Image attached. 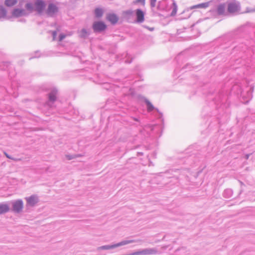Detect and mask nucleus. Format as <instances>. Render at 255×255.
Here are the masks:
<instances>
[{"label":"nucleus","mask_w":255,"mask_h":255,"mask_svg":"<svg viewBox=\"0 0 255 255\" xmlns=\"http://www.w3.org/2000/svg\"><path fill=\"white\" fill-rule=\"evenodd\" d=\"M107 25L103 21H96L93 24V28L95 32H101L105 30Z\"/></svg>","instance_id":"f257e3e1"},{"label":"nucleus","mask_w":255,"mask_h":255,"mask_svg":"<svg viewBox=\"0 0 255 255\" xmlns=\"http://www.w3.org/2000/svg\"><path fill=\"white\" fill-rule=\"evenodd\" d=\"M132 242V241H124L121 242L118 244H115L114 245L102 246L100 248V249H101V250H109V249L115 248L120 247L121 246H124V245L131 243Z\"/></svg>","instance_id":"f03ea898"},{"label":"nucleus","mask_w":255,"mask_h":255,"mask_svg":"<svg viewBox=\"0 0 255 255\" xmlns=\"http://www.w3.org/2000/svg\"><path fill=\"white\" fill-rule=\"evenodd\" d=\"M35 9L39 13H41L45 8V3L41 0H36L34 3Z\"/></svg>","instance_id":"7ed1b4c3"},{"label":"nucleus","mask_w":255,"mask_h":255,"mask_svg":"<svg viewBox=\"0 0 255 255\" xmlns=\"http://www.w3.org/2000/svg\"><path fill=\"white\" fill-rule=\"evenodd\" d=\"M58 8L56 5L50 3L48 5L46 10L47 14L49 16H52L58 12Z\"/></svg>","instance_id":"20e7f679"},{"label":"nucleus","mask_w":255,"mask_h":255,"mask_svg":"<svg viewBox=\"0 0 255 255\" xmlns=\"http://www.w3.org/2000/svg\"><path fill=\"white\" fill-rule=\"evenodd\" d=\"M25 10L21 8H14L11 12V16L13 17H19L25 15Z\"/></svg>","instance_id":"39448f33"},{"label":"nucleus","mask_w":255,"mask_h":255,"mask_svg":"<svg viewBox=\"0 0 255 255\" xmlns=\"http://www.w3.org/2000/svg\"><path fill=\"white\" fill-rule=\"evenodd\" d=\"M23 208V202L21 200H17L13 203V210L16 212H19Z\"/></svg>","instance_id":"423d86ee"},{"label":"nucleus","mask_w":255,"mask_h":255,"mask_svg":"<svg viewBox=\"0 0 255 255\" xmlns=\"http://www.w3.org/2000/svg\"><path fill=\"white\" fill-rule=\"evenodd\" d=\"M135 14L136 21L139 23L142 22L144 20V13L143 11L140 9H137L136 10Z\"/></svg>","instance_id":"0eeeda50"},{"label":"nucleus","mask_w":255,"mask_h":255,"mask_svg":"<svg viewBox=\"0 0 255 255\" xmlns=\"http://www.w3.org/2000/svg\"><path fill=\"white\" fill-rule=\"evenodd\" d=\"M238 5L235 2H231L229 3L228 6V11L230 13H234L238 10Z\"/></svg>","instance_id":"6e6552de"},{"label":"nucleus","mask_w":255,"mask_h":255,"mask_svg":"<svg viewBox=\"0 0 255 255\" xmlns=\"http://www.w3.org/2000/svg\"><path fill=\"white\" fill-rule=\"evenodd\" d=\"M107 19L112 24L116 23L118 21V16L114 13H110L107 15Z\"/></svg>","instance_id":"1a4fd4ad"},{"label":"nucleus","mask_w":255,"mask_h":255,"mask_svg":"<svg viewBox=\"0 0 255 255\" xmlns=\"http://www.w3.org/2000/svg\"><path fill=\"white\" fill-rule=\"evenodd\" d=\"M27 204L30 206L34 205L37 202L38 200L36 196H31L28 198H26Z\"/></svg>","instance_id":"9d476101"},{"label":"nucleus","mask_w":255,"mask_h":255,"mask_svg":"<svg viewBox=\"0 0 255 255\" xmlns=\"http://www.w3.org/2000/svg\"><path fill=\"white\" fill-rule=\"evenodd\" d=\"M9 208L8 205L6 204H0V214L5 213L8 212Z\"/></svg>","instance_id":"9b49d317"},{"label":"nucleus","mask_w":255,"mask_h":255,"mask_svg":"<svg viewBox=\"0 0 255 255\" xmlns=\"http://www.w3.org/2000/svg\"><path fill=\"white\" fill-rule=\"evenodd\" d=\"M17 0H5L4 5L7 7H12L17 3Z\"/></svg>","instance_id":"f8f14e48"},{"label":"nucleus","mask_w":255,"mask_h":255,"mask_svg":"<svg viewBox=\"0 0 255 255\" xmlns=\"http://www.w3.org/2000/svg\"><path fill=\"white\" fill-rule=\"evenodd\" d=\"M225 10V5L221 4L218 5L217 7V12L219 15H222L224 13Z\"/></svg>","instance_id":"ddd939ff"},{"label":"nucleus","mask_w":255,"mask_h":255,"mask_svg":"<svg viewBox=\"0 0 255 255\" xmlns=\"http://www.w3.org/2000/svg\"><path fill=\"white\" fill-rule=\"evenodd\" d=\"M104 13L103 9L97 8L95 9V14L97 18H100L102 16Z\"/></svg>","instance_id":"4468645a"},{"label":"nucleus","mask_w":255,"mask_h":255,"mask_svg":"<svg viewBox=\"0 0 255 255\" xmlns=\"http://www.w3.org/2000/svg\"><path fill=\"white\" fill-rule=\"evenodd\" d=\"M6 9L2 5L0 6V18L5 17L6 16Z\"/></svg>","instance_id":"2eb2a0df"},{"label":"nucleus","mask_w":255,"mask_h":255,"mask_svg":"<svg viewBox=\"0 0 255 255\" xmlns=\"http://www.w3.org/2000/svg\"><path fill=\"white\" fill-rule=\"evenodd\" d=\"M49 99L51 101H55L56 99V93L55 91H53L49 95Z\"/></svg>","instance_id":"dca6fc26"},{"label":"nucleus","mask_w":255,"mask_h":255,"mask_svg":"<svg viewBox=\"0 0 255 255\" xmlns=\"http://www.w3.org/2000/svg\"><path fill=\"white\" fill-rule=\"evenodd\" d=\"M79 33L80 36L82 37H86L88 34V31L86 29L84 28L81 29V30L79 32Z\"/></svg>","instance_id":"f3484780"},{"label":"nucleus","mask_w":255,"mask_h":255,"mask_svg":"<svg viewBox=\"0 0 255 255\" xmlns=\"http://www.w3.org/2000/svg\"><path fill=\"white\" fill-rule=\"evenodd\" d=\"M209 5V2L198 4V8H206Z\"/></svg>","instance_id":"a211bd4d"},{"label":"nucleus","mask_w":255,"mask_h":255,"mask_svg":"<svg viewBox=\"0 0 255 255\" xmlns=\"http://www.w3.org/2000/svg\"><path fill=\"white\" fill-rule=\"evenodd\" d=\"M145 103L147 105L148 111H151L154 109V107H153V105L151 104V103L149 101H148V100H146Z\"/></svg>","instance_id":"6ab92c4d"},{"label":"nucleus","mask_w":255,"mask_h":255,"mask_svg":"<svg viewBox=\"0 0 255 255\" xmlns=\"http://www.w3.org/2000/svg\"><path fill=\"white\" fill-rule=\"evenodd\" d=\"M25 7H26V8L28 10H29V11H32V10H33V6H32V4H31V3H27V4H26V5H25Z\"/></svg>","instance_id":"aec40b11"},{"label":"nucleus","mask_w":255,"mask_h":255,"mask_svg":"<svg viewBox=\"0 0 255 255\" xmlns=\"http://www.w3.org/2000/svg\"><path fill=\"white\" fill-rule=\"evenodd\" d=\"M133 3L134 4H137V3H140L142 5H144L145 3V0H135L133 2Z\"/></svg>","instance_id":"412c9836"},{"label":"nucleus","mask_w":255,"mask_h":255,"mask_svg":"<svg viewBox=\"0 0 255 255\" xmlns=\"http://www.w3.org/2000/svg\"><path fill=\"white\" fill-rule=\"evenodd\" d=\"M173 5L174 6V8L171 13V15H172V16L175 15L176 14L177 10V7L176 4L175 3H173Z\"/></svg>","instance_id":"4be33fe9"},{"label":"nucleus","mask_w":255,"mask_h":255,"mask_svg":"<svg viewBox=\"0 0 255 255\" xmlns=\"http://www.w3.org/2000/svg\"><path fill=\"white\" fill-rule=\"evenodd\" d=\"M156 0H150L151 6L154 7L155 6Z\"/></svg>","instance_id":"5701e85b"},{"label":"nucleus","mask_w":255,"mask_h":255,"mask_svg":"<svg viewBox=\"0 0 255 255\" xmlns=\"http://www.w3.org/2000/svg\"><path fill=\"white\" fill-rule=\"evenodd\" d=\"M66 37V35L64 34H61L59 35V41H61L64 38H65Z\"/></svg>","instance_id":"b1692460"},{"label":"nucleus","mask_w":255,"mask_h":255,"mask_svg":"<svg viewBox=\"0 0 255 255\" xmlns=\"http://www.w3.org/2000/svg\"><path fill=\"white\" fill-rule=\"evenodd\" d=\"M52 35H53V40H55V38H56V35H57L56 32V31H53L52 32Z\"/></svg>","instance_id":"393cba45"},{"label":"nucleus","mask_w":255,"mask_h":255,"mask_svg":"<svg viewBox=\"0 0 255 255\" xmlns=\"http://www.w3.org/2000/svg\"><path fill=\"white\" fill-rule=\"evenodd\" d=\"M194 8H198V4L194 5L190 7L191 9H193Z\"/></svg>","instance_id":"a878e982"},{"label":"nucleus","mask_w":255,"mask_h":255,"mask_svg":"<svg viewBox=\"0 0 255 255\" xmlns=\"http://www.w3.org/2000/svg\"><path fill=\"white\" fill-rule=\"evenodd\" d=\"M148 29L149 30L152 31V30H153L154 28H148Z\"/></svg>","instance_id":"bb28decb"},{"label":"nucleus","mask_w":255,"mask_h":255,"mask_svg":"<svg viewBox=\"0 0 255 255\" xmlns=\"http://www.w3.org/2000/svg\"><path fill=\"white\" fill-rule=\"evenodd\" d=\"M6 156L8 157V158H10L9 156H8V155H7L6 154H5Z\"/></svg>","instance_id":"cd10ccee"}]
</instances>
